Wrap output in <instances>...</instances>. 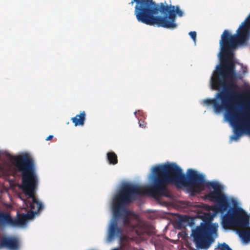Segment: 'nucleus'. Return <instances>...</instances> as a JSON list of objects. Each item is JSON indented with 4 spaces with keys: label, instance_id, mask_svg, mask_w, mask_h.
Segmentation results:
<instances>
[{
    "label": "nucleus",
    "instance_id": "6e6552de",
    "mask_svg": "<svg viewBox=\"0 0 250 250\" xmlns=\"http://www.w3.org/2000/svg\"><path fill=\"white\" fill-rule=\"evenodd\" d=\"M20 248V242L18 238L5 235L0 237V250H18Z\"/></svg>",
    "mask_w": 250,
    "mask_h": 250
},
{
    "label": "nucleus",
    "instance_id": "423d86ee",
    "mask_svg": "<svg viewBox=\"0 0 250 250\" xmlns=\"http://www.w3.org/2000/svg\"><path fill=\"white\" fill-rule=\"evenodd\" d=\"M136 3L134 14L137 20L147 25H153L154 16L158 13L160 8L153 0H132L130 4Z\"/></svg>",
    "mask_w": 250,
    "mask_h": 250
},
{
    "label": "nucleus",
    "instance_id": "aec40b11",
    "mask_svg": "<svg viewBox=\"0 0 250 250\" xmlns=\"http://www.w3.org/2000/svg\"><path fill=\"white\" fill-rule=\"evenodd\" d=\"M189 35L195 41L196 37V32L195 31H191L189 33Z\"/></svg>",
    "mask_w": 250,
    "mask_h": 250
},
{
    "label": "nucleus",
    "instance_id": "2eb2a0df",
    "mask_svg": "<svg viewBox=\"0 0 250 250\" xmlns=\"http://www.w3.org/2000/svg\"><path fill=\"white\" fill-rule=\"evenodd\" d=\"M85 120V113L83 111L80 114L71 118V121L74 124L75 126L83 125Z\"/></svg>",
    "mask_w": 250,
    "mask_h": 250
},
{
    "label": "nucleus",
    "instance_id": "4be33fe9",
    "mask_svg": "<svg viewBox=\"0 0 250 250\" xmlns=\"http://www.w3.org/2000/svg\"><path fill=\"white\" fill-rule=\"evenodd\" d=\"M112 250H120V248H116V249H114Z\"/></svg>",
    "mask_w": 250,
    "mask_h": 250
},
{
    "label": "nucleus",
    "instance_id": "20e7f679",
    "mask_svg": "<svg viewBox=\"0 0 250 250\" xmlns=\"http://www.w3.org/2000/svg\"><path fill=\"white\" fill-rule=\"evenodd\" d=\"M211 218L203 219V222L199 226L192 230L191 236L197 249L207 250L214 239L212 235L216 233L218 225L211 223Z\"/></svg>",
    "mask_w": 250,
    "mask_h": 250
},
{
    "label": "nucleus",
    "instance_id": "9d476101",
    "mask_svg": "<svg viewBox=\"0 0 250 250\" xmlns=\"http://www.w3.org/2000/svg\"><path fill=\"white\" fill-rule=\"evenodd\" d=\"M35 216V212H28L26 214H18L17 218H12V227L24 225L26 221L32 219Z\"/></svg>",
    "mask_w": 250,
    "mask_h": 250
},
{
    "label": "nucleus",
    "instance_id": "ddd939ff",
    "mask_svg": "<svg viewBox=\"0 0 250 250\" xmlns=\"http://www.w3.org/2000/svg\"><path fill=\"white\" fill-rule=\"evenodd\" d=\"M250 24V15L243 22L242 25L240 27V28L238 30H242L241 32L239 34L238 37L241 40L243 41L246 38L247 36L249 34V26Z\"/></svg>",
    "mask_w": 250,
    "mask_h": 250
},
{
    "label": "nucleus",
    "instance_id": "f8f14e48",
    "mask_svg": "<svg viewBox=\"0 0 250 250\" xmlns=\"http://www.w3.org/2000/svg\"><path fill=\"white\" fill-rule=\"evenodd\" d=\"M123 235L122 229L118 227L116 221H112L108 230V238L111 239L114 237H121Z\"/></svg>",
    "mask_w": 250,
    "mask_h": 250
},
{
    "label": "nucleus",
    "instance_id": "39448f33",
    "mask_svg": "<svg viewBox=\"0 0 250 250\" xmlns=\"http://www.w3.org/2000/svg\"><path fill=\"white\" fill-rule=\"evenodd\" d=\"M243 22L236 31V33L231 35L227 30H224L221 35V40L220 41L221 52L220 58L224 60H232L229 58L233 55V50L238 45L246 44L249 40L250 36V23L249 26V34L246 38L242 41L238 37V35L242 30L238 31L242 25Z\"/></svg>",
    "mask_w": 250,
    "mask_h": 250
},
{
    "label": "nucleus",
    "instance_id": "f3484780",
    "mask_svg": "<svg viewBox=\"0 0 250 250\" xmlns=\"http://www.w3.org/2000/svg\"><path fill=\"white\" fill-rule=\"evenodd\" d=\"M106 156L109 164L115 165L118 163L117 155L115 152L113 151L108 152Z\"/></svg>",
    "mask_w": 250,
    "mask_h": 250
},
{
    "label": "nucleus",
    "instance_id": "412c9836",
    "mask_svg": "<svg viewBox=\"0 0 250 250\" xmlns=\"http://www.w3.org/2000/svg\"><path fill=\"white\" fill-rule=\"evenodd\" d=\"M53 138V135H49L46 139V141H49V140H51L52 138Z\"/></svg>",
    "mask_w": 250,
    "mask_h": 250
},
{
    "label": "nucleus",
    "instance_id": "7ed1b4c3",
    "mask_svg": "<svg viewBox=\"0 0 250 250\" xmlns=\"http://www.w3.org/2000/svg\"><path fill=\"white\" fill-rule=\"evenodd\" d=\"M10 160L14 165L16 171L21 175V188L27 196L24 201L30 208L29 212H35V215L43 209L42 204L35 197L38 186V178L35 171L34 163L27 154L18 156H10Z\"/></svg>",
    "mask_w": 250,
    "mask_h": 250
},
{
    "label": "nucleus",
    "instance_id": "6ab92c4d",
    "mask_svg": "<svg viewBox=\"0 0 250 250\" xmlns=\"http://www.w3.org/2000/svg\"><path fill=\"white\" fill-rule=\"evenodd\" d=\"M139 126L142 128H145L146 127V123L141 119L139 121Z\"/></svg>",
    "mask_w": 250,
    "mask_h": 250
},
{
    "label": "nucleus",
    "instance_id": "9b49d317",
    "mask_svg": "<svg viewBox=\"0 0 250 250\" xmlns=\"http://www.w3.org/2000/svg\"><path fill=\"white\" fill-rule=\"evenodd\" d=\"M238 112H239V113L240 114V115H241V116H242L241 117H245V118H247V120L249 121V124H250V128H249V130H247V129L246 128V127H245L244 126V125H242V123H240V130H241V133L239 134H236L235 133V126H233V128H234V135L233 136L231 137V138L235 140H237L239 137L243 134H248V135H250V112H241L239 110H238Z\"/></svg>",
    "mask_w": 250,
    "mask_h": 250
},
{
    "label": "nucleus",
    "instance_id": "0eeeda50",
    "mask_svg": "<svg viewBox=\"0 0 250 250\" xmlns=\"http://www.w3.org/2000/svg\"><path fill=\"white\" fill-rule=\"evenodd\" d=\"M159 11L165 15L164 17L154 16L153 25H156L158 27H163L166 28L174 29L177 27V25L175 22L176 14L179 16H183V12L178 6L173 5L165 6L163 3H161Z\"/></svg>",
    "mask_w": 250,
    "mask_h": 250
},
{
    "label": "nucleus",
    "instance_id": "1a4fd4ad",
    "mask_svg": "<svg viewBox=\"0 0 250 250\" xmlns=\"http://www.w3.org/2000/svg\"><path fill=\"white\" fill-rule=\"evenodd\" d=\"M123 224L125 227L130 228L134 229L138 236L143 235L145 234L149 235L151 233L147 226L146 225L136 227L133 226L131 224L129 218L127 215L124 216L123 218Z\"/></svg>",
    "mask_w": 250,
    "mask_h": 250
},
{
    "label": "nucleus",
    "instance_id": "a211bd4d",
    "mask_svg": "<svg viewBox=\"0 0 250 250\" xmlns=\"http://www.w3.org/2000/svg\"><path fill=\"white\" fill-rule=\"evenodd\" d=\"M218 250H232V249L228 245L225 243L219 245L218 248Z\"/></svg>",
    "mask_w": 250,
    "mask_h": 250
},
{
    "label": "nucleus",
    "instance_id": "dca6fc26",
    "mask_svg": "<svg viewBox=\"0 0 250 250\" xmlns=\"http://www.w3.org/2000/svg\"><path fill=\"white\" fill-rule=\"evenodd\" d=\"M238 233L245 243H248L250 242V228L248 229L240 230Z\"/></svg>",
    "mask_w": 250,
    "mask_h": 250
},
{
    "label": "nucleus",
    "instance_id": "f03ea898",
    "mask_svg": "<svg viewBox=\"0 0 250 250\" xmlns=\"http://www.w3.org/2000/svg\"><path fill=\"white\" fill-rule=\"evenodd\" d=\"M222 61L210 80L211 88L220 91L215 98L205 99L203 103L207 105L212 104L216 113L225 110L227 119L235 126V133L239 134L241 122L247 130H249L250 124L247 118L241 117L238 112L241 94L236 90L237 85L234 82L236 76L235 63L233 60Z\"/></svg>",
    "mask_w": 250,
    "mask_h": 250
},
{
    "label": "nucleus",
    "instance_id": "4468645a",
    "mask_svg": "<svg viewBox=\"0 0 250 250\" xmlns=\"http://www.w3.org/2000/svg\"><path fill=\"white\" fill-rule=\"evenodd\" d=\"M12 226V218L10 214L0 211V226Z\"/></svg>",
    "mask_w": 250,
    "mask_h": 250
},
{
    "label": "nucleus",
    "instance_id": "f257e3e1",
    "mask_svg": "<svg viewBox=\"0 0 250 250\" xmlns=\"http://www.w3.org/2000/svg\"><path fill=\"white\" fill-rule=\"evenodd\" d=\"M153 173L152 184L146 188L130 183H125L122 186L118 191V217L121 215L125 206L137 200L142 195L147 194L157 200L162 197H170L171 193L167 188L170 184H174L177 187L190 186L197 191L203 190L206 186L213 189L206 197L216 203L211 207L212 210L216 214L219 213L223 215V228L249 227L248 215L240 207H230L229 198L223 192V187L218 183L206 182L203 175L191 169H188L186 178L182 169L175 163L156 166L153 167Z\"/></svg>",
    "mask_w": 250,
    "mask_h": 250
}]
</instances>
